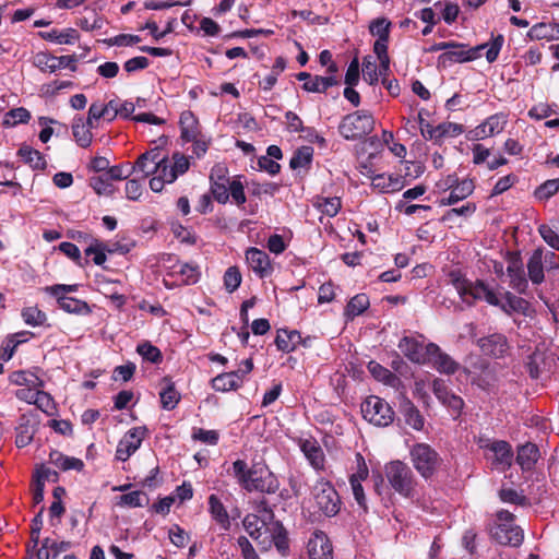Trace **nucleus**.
<instances>
[{
  "instance_id": "49530a36",
  "label": "nucleus",
  "mask_w": 559,
  "mask_h": 559,
  "mask_svg": "<svg viewBox=\"0 0 559 559\" xmlns=\"http://www.w3.org/2000/svg\"><path fill=\"white\" fill-rule=\"evenodd\" d=\"M136 353L148 362L157 365L163 361V354L160 349L148 341L138 344Z\"/></svg>"
},
{
  "instance_id": "f3484780",
  "label": "nucleus",
  "mask_w": 559,
  "mask_h": 559,
  "mask_svg": "<svg viewBox=\"0 0 559 559\" xmlns=\"http://www.w3.org/2000/svg\"><path fill=\"white\" fill-rule=\"evenodd\" d=\"M418 118L421 124V134L426 139L439 142L445 136H457L464 132V128L460 123L443 122L438 124L437 127H433L430 123L423 124L424 119L420 114L418 115Z\"/></svg>"
},
{
  "instance_id": "13d9d810",
  "label": "nucleus",
  "mask_w": 559,
  "mask_h": 559,
  "mask_svg": "<svg viewBox=\"0 0 559 559\" xmlns=\"http://www.w3.org/2000/svg\"><path fill=\"white\" fill-rule=\"evenodd\" d=\"M31 119V112L24 107H17L5 114L3 123L8 126H16L19 123H27Z\"/></svg>"
},
{
  "instance_id": "3c124183",
  "label": "nucleus",
  "mask_w": 559,
  "mask_h": 559,
  "mask_svg": "<svg viewBox=\"0 0 559 559\" xmlns=\"http://www.w3.org/2000/svg\"><path fill=\"white\" fill-rule=\"evenodd\" d=\"M171 173L169 179L176 180L180 175L186 174L190 168V157L180 152H175L171 156Z\"/></svg>"
},
{
  "instance_id": "052dcab7",
  "label": "nucleus",
  "mask_w": 559,
  "mask_h": 559,
  "mask_svg": "<svg viewBox=\"0 0 559 559\" xmlns=\"http://www.w3.org/2000/svg\"><path fill=\"white\" fill-rule=\"evenodd\" d=\"M59 250L70 258L78 266L84 267L88 263L87 260L83 261L79 247L72 242L63 241L59 245Z\"/></svg>"
},
{
  "instance_id": "338daca9",
  "label": "nucleus",
  "mask_w": 559,
  "mask_h": 559,
  "mask_svg": "<svg viewBox=\"0 0 559 559\" xmlns=\"http://www.w3.org/2000/svg\"><path fill=\"white\" fill-rule=\"evenodd\" d=\"M144 501L147 503L148 499L142 491H132L120 496V504L130 508H140L144 506Z\"/></svg>"
},
{
  "instance_id": "de8ad7c7",
  "label": "nucleus",
  "mask_w": 559,
  "mask_h": 559,
  "mask_svg": "<svg viewBox=\"0 0 559 559\" xmlns=\"http://www.w3.org/2000/svg\"><path fill=\"white\" fill-rule=\"evenodd\" d=\"M391 26L392 23L386 17H377L370 22L369 32L372 36H377V39L389 41Z\"/></svg>"
},
{
  "instance_id": "0e129e2a",
  "label": "nucleus",
  "mask_w": 559,
  "mask_h": 559,
  "mask_svg": "<svg viewBox=\"0 0 559 559\" xmlns=\"http://www.w3.org/2000/svg\"><path fill=\"white\" fill-rule=\"evenodd\" d=\"M559 191V179H549L535 190L538 200H548Z\"/></svg>"
},
{
  "instance_id": "72a5a7b5",
  "label": "nucleus",
  "mask_w": 559,
  "mask_h": 559,
  "mask_svg": "<svg viewBox=\"0 0 559 559\" xmlns=\"http://www.w3.org/2000/svg\"><path fill=\"white\" fill-rule=\"evenodd\" d=\"M401 413L408 426L415 430H421L424 428L425 419L420 414L419 409L414 405L412 401L405 399L401 403Z\"/></svg>"
},
{
  "instance_id": "4be33fe9",
  "label": "nucleus",
  "mask_w": 559,
  "mask_h": 559,
  "mask_svg": "<svg viewBox=\"0 0 559 559\" xmlns=\"http://www.w3.org/2000/svg\"><path fill=\"white\" fill-rule=\"evenodd\" d=\"M167 276L177 277L179 285H193L199 282L201 272L197 264L177 262L170 266Z\"/></svg>"
},
{
  "instance_id": "473e14b6",
  "label": "nucleus",
  "mask_w": 559,
  "mask_h": 559,
  "mask_svg": "<svg viewBox=\"0 0 559 559\" xmlns=\"http://www.w3.org/2000/svg\"><path fill=\"white\" fill-rule=\"evenodd\" d=\"M504 298H506L507 302L502 304L499 300L498 307L508 316H511L512 312H518V313H521L524 316H526L528 313L530 302L527 300H525L524 298L515 296L510 292H507L504 294Z\"/></svg>"
},
{
  "instance_id": "6ab92c4d",
  "label": "nucleus",
  "mask_w": 559,
  "mask_h": 559,
  "mask_svg": "<svg viewBox=\"0 0 559 559\" xmlns=\"http://www.w3.org/2000/svg\"><path fill=\"white\" fill-rule=\"evenodd\" d=\"M246 261L249 267L260 278L270 276L273 272V266L269 254L255 247H250L246 250Z\"/></svg>"
},
{
  "instance_id": "c9c22d12",
  "label": "nucleus",
  "mask_w": 559,
  "mask_h": 559,
  "mask_svg": "<svg viewBox=\"0 0 559 559\" xmlns=\"http://www.w3.org/2000/svg\"><path fill=\"white\" fill-rule=\"evenodd\" d=\"M17 155L33 169L44 170L47 167V162L44 155L29 145H22L17 151Z\"/></svg>"
},
{
  "instance_id": "cd10ccee",
  "label": "nucleus",
  "mask_w": 559,
  "mask_h": 559,
  "mask_svg": "<svg viewBox=\"0 0 559 559\" xmlns=\"http://www.w3.org/2000/svg\"><path fill=\"white\" fill-rule=\"evenodd\" d=\"M179 126L180 136L185 142H191L198 138L200 133L199 121L191 110H185L181 112Z\"/></svg>"
},
{
  "instance_id": "aec40b11",
  "label": "nucleus",
  "mask_w": 559,
  "mask_h": 559,
  "mask_svg": "<svg viewBox=\"0 0 559 559\" xmlns=\"http://www.w3.org/2000/svg\"><path fill=\"white\" fill-rule=\"evenodd\" d=\"M397 347L403 353V355L412 362L418 365L427 364V345H424L415 337L403 336L400 340Z\"/></svg>"
},
{
  "instance_id": "603ef678",
  "label": "nucleus",
  "mask_w": 559,
  "mask_h": 559,
  "mask_svg": "<svg viewBox=\"0 0 559 559\" xmlns=\"http://www.w3.org/2000/svg\"><path fill=\"white\" fill-rule=\"evenodd\" d=\"M313 148L311 146H301L297 148L289 160V167L292 169H298L306 167L312 162Z\"/></svg>"
},
{
  "instance_id": "20e7f679",
  "label": "nucleus",
  "mask_w": 559,
  "mask_h": 559,
  "mask_svg": "<svg viewBox=\"0 0 559 559\" xmlns=\"http://www.w3.org/2000/svg\"><path fill=\"white\" fill-rule=\"evenodd\" d=\"M384 477L390 488L405 499L418 497V480L412 468L401 460L384 465Z\"/></svg>"
},
{
  "instance_id": "39448f33",
  "label": "nucleus",
  "mask_w": 559,
  "mask_h": 559,
  "mask_svg": "<svg viewBox=\"0 0 559 559\" xmlns=\"http://www.w3.org/2000/svg\"><path fill=\"white\" fill-rule=\"evenodd\" d=\"M374 129V118L367 110H356L344 116L338 126L340 134L349 141L359 140Z\"/></svg>"
},
{
  "instance_id": "58836bf2",
  "label": "nucleus",
  "mask_w": 559,
  "mask_h": 559,
  "mask_svg": "<svg viewBox=\"0 0 559 559\" xmlns=\"http://www.w3.org/2000/svg\"><path fill=\"white\" fill-rule=\"evenodd\" d=\"M340 83L335 75L321 76L313 75L310 81L302 84V88L309 93H325L329 87Z\"/></svg>"
},
{
  "instance_id": "a878e982",
  "label": "nucleus",
  "mask_w": 559,
  "mask_h": 559,
  "mask_svg": "<svg viewBox=\"0 0 559 559\" xmlns=\"http://www.w3.org/2000/svg\"><path fill=\"white\" fill-rule=\"evenodd\" d=\"M243 384L240 370L224 372L212 379V388L218 392L237 390Z\"/></svg>"
},
{
  "instance_id": "ddd939ff",
  "label": "nucleus",
  "mask_w": 559,
  "mask_h": 559,
  "mask_svg": "<svg viewBox=\"0 0 559 559\" xmlns=\"http://www.w3.org/2000/svg\"><path fill=\"white\" fill-rule=\"evenodd\" d=\"M427 364L431 365L440 373L454 374L460 368V364L444 353L436 343L427 344Z\"/></svg>"
},
{
  "instance_id": "2f4dec72",
  "label": "nucleus",
  "mask_w": 559,
  "mask_h": 559,
  "mask_svg": "<svg viewBox=\"0 0 559 559\" xmlns=\"http://www.w3.org/2000/svg\"><path fill=\"white\" fill-rule=\"evenodd\" d=\"M49 462L64 472L70 471V469L80 472L84 467V463L82 460L73 457V456L64 455L63 453H61L58 450L50 451Z\"/></svg>"
},
{
  "instance_id": "2eb2a0df",
  "label": "nucleus",
  "mask_w": 559,
  "mask_h": 559,
  "mask_svg": "<svg viewBox=\"0 0 559 559\" xmlns=\"http://www.w3.org/2000/svg\"><path fill=\"white\" fill-rule=\"evenodd\" d=\"M507 124V118L503 114L489 116L484 122L469 130L466 134L469 141H479L492 136L503 131Z\"/></svg>"
},
{
  "instance_id": "e2e57ef3",
  "label": "nucleus",
  "mask_w": 559,
  "mask_h": 559,
  "mask_svg": "<svg viewBox=\"0 0 559 559\" xmlns=\"http://www.w3.org/2000/svg\"><path fill=\"white\" fill-rule=\"evenodd\" d=\"M435 7L438 8V7H443L442 11H441V14H442V19L443 21L451 25L452 23H454L457 19V15L460 13V8L456 3H453L451 1H448V0H444V1H437L435 3Z\"/></svg>"
},
{
  "instance_id": "0eeeda50",
  "label": "nucleus",
  "mask_w": 559,
  "mask_h": 559,
  "mask_svg": "<svg viewBox=\"0 0 559 559\" xmlns=\"http://www.w3.org/2000/svg\"><path fill=\"white\" fill-rule=\"evenodd\" d=\"M360 411L364 419L377 427H388L395 418L391 405L376 395L367 396L361 403Z\"/></svg>"
},
{
  "instance_id": "393cba45",
  "label": "nucleus",
  "mask_w": 559,
  "mask_h": 559,
  "mask_svg": "<svg viewBox=\"0 0 559 559\" xmlns=\"http://www.w3.org/2000/svg\"><path fill=\"white\" fill-rule=\"evenodd\" d=\"M475 190V183L473 179L466 178L461 180L459 185L452 189L448 197H444L438 201L440 206H449L456 204L457 202L469 197Z\"/></svg>"
},
{
  "instance_id": "bf43d9fd",
  "label": "nucleus",
  "mask_w": 559,
  "mask_h": 559,
  "mask_svg": "<svg viewBox=\"0 0 559 559\" xmlns=\"http://www.w3.org/2000/svg\"><path fill=\"white\" fill-rule=\"evenodd\" d=\"M242 281L241 273L237 266H229L224 274V286L228 293L238 289Z\"/></svg>"
},
{
  "instance_id": "4d7b16f0",
  "label": "nucleus",
  "mask_w": 559,
  "mask_h": 559,
  "mask_svg": "<svg viewBox=\"0 0 559 559\" xmlns=\"http://www.w3.org/2000/svg\"><path fill=\"white\" fill-rule=\"evenodd\" d=\"M362 76L370 85H374L379 81L378 66L371 56H366L362 60Z\"/></svg>"
},
{
  "instance_id": "7ed1b4c3",
  "label": "nucleus",
  "mask_w": 559,
  "mask_h": 559,
  "mask_svg": "<svg viewBox=\"0 0 559 559\" xmlns=\"http://www.w3.org/2000/svg\"><path fill=\"white\" fill-rule=\"evenodd\" d=\"M450 284L455 288L460 298L467 306H474L478 300H485L491 306H499V298L483 280L469 281L461 270H451L448 274Z\"/></svg>"
},
{
  "instance_id": "a19ab883",
  "label": "nucleus",
  "mask_w": 559,
  "mask_h": 559,
  "mask_svg": "<svg viewBox=\"0 0 559 559\" xmlns=\"http://www.w3.org/2000/svg\"><path fill=\"white\" fill-rule=\"evenodd\" d=\"M486 448H488L491 452L495 453L496 460L500 464H504L510 466L512 463L513 452L512 447L509 442L504 440H496L491 443L487 444Z\"/></svg>"
},
{
  "instance_id": "774afa93",
  "label": "nucleus",
  "mask_w": 559,
  "mask_h": 559,
  "mask_svg": "<svg viewBox=\"0 0 559 559\" xmlns=\"http://www.w3.org/2000/svg\"><path fill=\"white\" fill-rule=\"evenodd\" d=\"M538 233L543 240L552 249L559 251V235L558 233L549 225L542 224L538 227Z\"/></svg>"
},
{
  "instance_id": "37998d69",
  "label": "nucleus",
  "mask_w": 559,
  "mask_h": 559,
  "mask_svg": "<svg viewBox=\"0 0 559 559\" xmlns=\"http://www.w3.org/2000/svg\"><path fill=\"white\" fill-rule=\"evenodd\" d=\"M33 66L45 73H55L59 70L57 57L48 51H39L33 57Z\"/></svg>"
},
{
  "instance_id": "f03ea898",
  "label": "nucleus",
  "mask_w": 559,
  "mask_h": 559,
  "mask_svg": "<svg viewBox=\"0 0 559 559\" xmlns=\"http://www.w3.org/2000/svg\"><path fill=\"white\" fill-rule=\"evenodd\" d=\"M504 37L501 34L491 36L490 43H484L475 47L468 48L467 44L454 41L455 48L442 52L438 57V68H447L453 63L471 62L480 57V51L487 48L486 59L489 63L498 59L500 50L503 46Z\"/></svg>"
},
{
  "instance_id": "1a4fd4ad",
  "label": "nucleus",
  "mask_w": 559,
  "mask_h": 559,
  "mask_svg": "<svg viewBox=\"0 0 559 559\" xmlns=\"http://www.w3.org/2000/svg\"><path fill=\"white\" fill-rule=\"evenodd\" d=\"M210 192L213 199L219 204L229 201L228 186L231 182L229 170L224 164H215L210 173Z\"/></svg>"
},
{
  "instance_id": "7c9ffc66",
  "label": "nucleus",
  "mask_w": 559,
  "mask_h": 559,
  "mask_svg": "<svg viewBox=\"0 0 559 559\" xmlns=\"http://www.w3.org/2000/svg\"><path fill=\"white\" fill-rule=\"evenodd\" d=\"M209 512L212 519L219 524V526L224 531H228L230 528V519L229 514L222 503L221 499L216 495H211L209 497Z\"/></svg>"
},
{
  "instance_id": "a18cd8bd",
  "label": "nucleus",
  "mask_w": 559,
  "mask_h": 559,
  "mask_svg": "<svg viewBox=\"0 0 559 559\" xmlns=\"http://www.w3.org/2000/svg\"><path fill=\"white\" fill-rule=\"evenodd\" d=\"M91 126L87 127L82 119H78L72 124V133L75 139V142L81 147H88L92 143L93 134L91 132Z\"/></svg>"
},
{
  "instance_id": "5fc2aeb1",
  "label": "nucleus",
  "mask_w": 559,
  "mask_h": 559,
  "mask_svg": "<svg viewBox=\"0 0 559 559\" xmlns=\"http://www.w3.org/2000/svg\"><path fill=\"white\" fill-rule=\"evenodd\" d=\"M24 322L31 326H40L47 321V314L38 307H26L21 313Z\"/></svg>"
},
{
  "instance_id": "6e6d98bb",
  "label": "nucleus",
  "mask_w": 559,
  "mask_h": 559,
  "mask_svg": "<svg viewBox=\"0 0 559 559\" xmlns=\"http://www.w3.org/2000/svg\"><path fill=\"white\" fill-rule=\"evenodd\" d=\"M34 435V426L29 425L28 423L20 424L16 428L15 445L17 448L27 447L33 441Z\"/></svg>"
},
{
  "instance_id": "9b49d317",
  "label": "nucleus",
  "mask_w": 559,
  "mask_h": 559,
  "mask_svg": "<svg viewBox=\"0 0 559 559\" xmlns=\"http://www.w3.org/2000/svg\"><path fill=\"white\" fill-rule=\"evenodd\" d=\"M476 344L483 355L497 359L504 358L510 350L507 336L498 332L478 338Z\"/></svg>"
},
{
  "instance_id": "ea45409f",
  "label": "nucleus",
  "mask_w": 559,
  "mask_h": 559,
  "mask_svg": "<svg viewBox=\"0 0 559 559\" xmlns=\"http://www.w3.org/2000/svg\"><path fill=\"white\" fill-rule=\"evenodd\" d=\"M38 35L45 40L68 45L73 44L79 38V33L74 28H67L63 32L53 28L48 32H39Z\"/></svg>"
},
{
  "instance_id": "e433bc0d",
  "label": "nucleus",
  "mask_w": 559,
  "mask_h": 559,
  "mask_svg": "<svg viewBox=\"0 0 559 559\" xmlns=\"http://www.w3.org/2000/svg\"><path fill=\"white\" fill-rule=\"evenodd\" d=\"M370 306L369 297L364 294H357L347 302L344 316L346 320H353L356 317L362 314Z\"/></svg>"
},
{
  "instance_id": "9d476101",
  "label": "nucleus",
  "mask_w": 559,
  "mask_h": 559,
  "mask_svg": "<svg viewBox=\"0 0 559 559\" xmlns=\"http://www.w3.org/2000/svg\"><path fill=\"white\" fill-rule=\"evenodd\" d=\"M507 274L510 278V287L516 290L519 294H526L528 288V282L525 276L523 269V262L520 252L508 251L507 252Z\"/></svg>"
},
{
  "instance_id": "f257e3e1",
  "label": "nucleus",
  "mask_w": 559,
  "mask_h": 559,
  "mask_svg": "<svg viewBox=\"0 0 559 559\" xmlns=\"http://www.w3.org/2000/svg\"><path fill=\"white\" fill-rule=\"evenodd\" d=\"M233 474L238 484L247 491L262 493H275L280 488V481L274 473L264 463H253L251 467L243 460L233 463Z\"/></svg>"
},
{
  "instance_id": "5701e85b",
  "label": "nucleus",
  "mask_w": 559,
  "mask_h": 559,
  "mask_svg": "<svg viewBox=\"0 0 559 559\" xmlns=\"http://www.w3.org/2000/svg\"><path fill=\"white\" fill-rule=\"evenodd\" d=\"M307 346V341L301 337L300 332L296 330L280 329L275 337V345L283 353L296 350L298 345Z\"/></svg>"
},
{
  "instance_id": "c85d7f7f",
  "label": "nucleus",
  "mask_w": 559,
  "mask_h": 559,
  "mask_svg": "<svg viewBox=\"0 0 559 559\" xmlns=\"http://www.w3.org/2000/svg\"><path fill=\"white\" fill-rule=\"evenodd\" d=\"M164 386L159 392L160 404L164 409L173 411L181 400L180 393L176 390L170 377L162 379Z\"/></svg>"
},
{
  "instance_id": "6e6552de",
  "label": "nucleus",
  "mask_w": 559,
  "mask_h": 559,
  "mask_svg": "<svg viewBox=\"0 0 559 559\" xmlns=\"http://www.w3.org/2000/svg\"><path fill=\"white\" fill-rule=\"evenodd\" d=\"M314 500L319 510L326 516H335L341 510V498L328 480H320L314 486Z\"/></svg>"
},
{
  "instance_id": "a211bd4d",
  "label": "nucleus",
  "mask_w": 559,
  "mask_h": 559,
  "mask_svg": "<svg viewBox=\"0 0 559 559\" xmlns=\"http://www.w3.org/2000/svg\"><path fill=\"white\" fill-rule=\"evenodd\" d=\"M309 559H333V546L323 531H316L308 540Z\"/></svg>"
},
{
  "instance_id": "423d86ee",
  "label": "nucleus",
  "mask_w": 559,
  "mask_h": 559,
  "mask_svg": "<svg viewBox=\"0 0 559 559\" xmlns=\"http://www.w3.org/2000/svg\"><path fill=\"white\" fill-rule=\"evenodd\" d=\"M411 461L424 479H430L442 463L439 453L427 443H415L409 450Z\"/></svg>"
},
{
  "instance_id": "bb28decb",
  "label": "nucleus",
  "mask_w": 559,
  "mask_h": 559,
  "mask_svg": "<svg viewBox=\"0 0 559 559\" xmlns=\"http://www.w3.org/2000/svg\"><path fill=\"white\" fill-rule=\"evenodd\" d=\"M371 185L382 193H392L403 189L404 180L400 175L379 174L377 176H370Z\"/></svg>"
},
{
  "instance_id": "f704fd0d",
  "label": "nucleus",
  "mask_w": 559,
  "mask_h": 559,
  "mask_svg": "<svg viewBox=\"0 0 559 559\" xmlns=\"http://www.w3.org/2000/svg\"><path fill=\"white\" fill-rule=\"evenodd\" d=\"M59 307L68 312L79 316H87L92 313V308L90 305L81 299L74 297H55Z\"/></svg>"
},
{
  "instance_id": "680f3d73",
  "label": "nucleus",
  "mask_w": 559,
  "mask_h": 559,
  "mask_svg": "<svg viewBox=\"0 0 559 559\" xmlns=\"http://www.w3.org/2000/svg\"><path fill=\"white\" fill-rule=\"evenodd\" d=\"M527 37L532 40L552 39L551 23H536L527 32Z\"/></svg>"
},
{
  "instance_id": "864d4df0",
  "label": "nucleus",
  "mask_w": 559,
  "mask_h": 559,
  "mask_svg": "<svg viewBox=\"0 0 559 559\" xmlns=\"http://www.w3.org/2000/svg\"><path fill=\"white\" fill-rule=\"evenodd\" d=\"M107 243L99 241L98 239H93L91 245L84 250V253L90 257H93V262L96 265H103L106 262V253L107 252Z\"/></svg>"
},
{
  "instance_id": "412c9836",
  "label": "nucleus",
  "mask_w": 559,
  "mask_h": 559,
  "mask_svg": "<svg viewBox=\"0 0 559 559\" xmlns=\"http://www.w3.org/2000/svg\"><path fill=\"white\" fill-rule=\"evenodd\" d=\"M298 444L301 452L314 469H324L325 455L319 442L314 438L299 439Z\"/></svg>"
},
{
  "instance_id": "09e8293b",
  "label": "nucleus",
  "mask_w": 559,
  "mask_h": 559,
  "mask_svg": "<svg viewBox=\"0 0 559 559\" xmlns=\"http://www.w3.org/2000/svg\"><path fill=\"white\" fill-rule=\"evenodd\" d=\"M88 182H90V187H92L93 190L98 195L110 197L115 193V187L110 182L108 176L105 174H100L98 176L91 177Z\"/></svg>"
},
{
  "instance_id": "4c0bfd02",
  "label": "nucleus",
  "mask_w": 559,
  "mask_h": 559,
  "mask_svg": "<svg viewBox=\"0 0 559 559\" xmlns=\"http://www.w3.org/2000/svg\"><path fill=\"white\" fill-rule=\"evenodd\" d=\"M312 204L318 211L329 217L336 216L342 209V201L338 197L317 195Z\"/></svg>"
},
{
  "instance_id": "b1692460",
  "label": "nucleus",
  "mask_w": 559,
  "mask_h": 559,
  "mask_svg": "<svg viewBox=\"0 0 559 559\" xmlns=\"http://www.w3.org/2000/svg\"><path fill=\"white\" fill-rule=\"evenodd\" d=\"M540 456L538 447L535 443L526 442L518 448L516 463L523 472L532 471Z\"/></svg>"
},
{
  "instance_id": "79ce46f5",
  "label": "nucleus",
  "mask_w": 559,
  "mask_h": 559,
  "mask_svg": "<svg viewBox=\"0 0 559 559\" xmlns=\"http://www.w3.org/2000/svg\"><path fill=\"white\" fill-rule=\"evenodd\" d=\"M368 370L376 380L381 381L384 384L395 386L396 383L400 382V379L395 373L374 360H371L368 364Z\"/></svg>"
},
{
  "instance_id": "4468645a",
  "label": "nucleus",
  "mask_w": 559,
  "mask_h": 559,
  "mask_svg": "<svg viewBox=\"0 0 559 559\" xmlns=\"http://www.w3.org/2000/svg\"><path fill=\"white\" fill-rule=\"evenodd\" d=\"M432 392L438 401L452 411L454 417H459L464 407V401L461 396L454 394L443 379L436 378L432 381Z\"/></svg>"
},
{
  "instance_id": "69168bd1",
  "label": "nucleus",
  "mask_w": 559,
  "mask_h": 559,
  "mask_svg": "<svg viewBox=\"0 0 559 559\" xmlns=\"http://www.w3.org/2000/svg\"><path fill=\"white\" fill-rule=\"evenodd\" d=\"M192 439L209 445H216L219 441V433L216 430H205L203 428H193Z\"/></svg>"
},
{
  "instance_id": "dca6fc26",
  "label": "nucleus",
  "mask_w": 559,
  "mask_h": 559,
  "mask_svg": "<svg viewBox=\"0 0 559 559\" xmlns=\"http://www.w3.org/2000/svg\"><path fill=\"white\" fill-rule=\"evenodd\" d=\"M146 432L145 427L130 429L119 441L116 449V459L126 462L141 447Z\"/></svg>"
},
{
  "instance_id": "8fccbe9b",
  "label": "nucleus",
  "mask_w": 559,
  "mask_h": 559,
  "mask_svg": "<svg viewBox=\"0 0 559 559\" xmlns=\"http://www.w3.org/2000/svg\"><path fill=\"white\" fill-rule=\"evenodd\" d=\"M241 178L242 176L233 177L231 182L228 186L229 198H231L233 203H235L238 207H242L247 202L245 186L241 181Z\"/></svg>"
},
{
  "instance_id": "c756f323",
  "label": "nucleus",
  "mask_w": 559,
  "mask_h": 559,
  "mask_svg": "<svg viewBox=\"0 0 559 559\" xmlns=\"http://www.w3.org/2000/svg\"><path fill=\"white\" fill-rule=\"evenodd\" d=\"M544 249L538 248L533 251L527 261V274L534 285H539L545 281L544 275Z\"/></svg>"
},
{
  "instance_id": "c03bdc74",
  "label": "nucleus",
  "mask_w": 559,
  "mask_h": 559,
  "mask_svg": "<svg viewBox=\"0 0 559 559\" xmlns=\"http://www.w3.org/2000/svg\"><path fill=\"white\" fill-rule=\"evenodd\" d=\"M27 335H33V334L28 331H23V332H19V333L10 335L7 338L5 343L2 345V353L0 354L1 359H3L4 361L10 360L12 358L16 347L20 344L27 341V338L25 337Z\"/></svg>"
},
{
  "instance_id": "f8f14e48",
  "label": "nucleus",
  "mask_w": 559,
  "mask_h": 559,
  "mask_svg": "<svg viewBox=\"0 0 559 559\" xmlns=\"http://www.w3.org/2000/svg\"><path fill=\"white\" fill-rule=\"evenodd\" d=\"M491 538L500 545L519 547L524 539L523 531L514 523H496L490 528Z\"/></svg>"
}]
</instances>
